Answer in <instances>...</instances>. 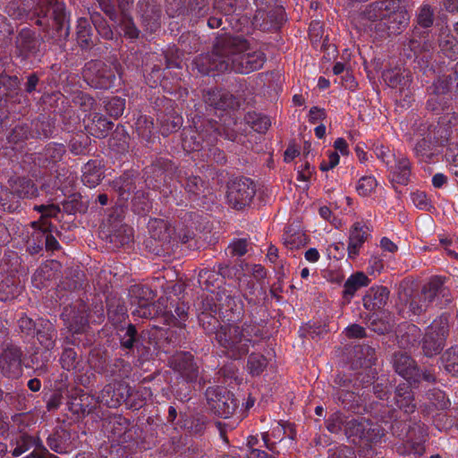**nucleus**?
Returning a JSON list of instances; mask_svg holds the SVG:
<instances>
[{"label": "nucleus", "instance_id": "nucleus-1", "mask_svg": "<svg viewBox=\"0 0 458 458\" xmlns=\"http://www.w3.org/2000/svg\"><path fill=\"white\" fill-rule=\"evenodd\" d=\"M266 61L260 50H252L247 39L241 36L217 37L211 53L200 55L194 60L198 71L204 75L212 71H233L248 74L260 69Z\"/></svg>", "mask_w": 458, "mask_h": 458}, {"label": "nucleus", "instance_id": "nucleus-2", "mask_svg": "<svg viewBox=\"0 0 458 458\" xmlns=\"http://www.w3.org/2000/svg\"><path fill=\"white\" fill-rule=\"evenodd\" d=\"M260 335L259 328L255 326L244 324L243 327H240L236 324H225L220 327L214 338L228 358L239 360L248 354L250 337Z\"/></svg>", "mask_w": 458, "mask_h": 458}, {"label": "nucleus", "instance_id": "nucleus-3", "mask_svg": "<svg viewBox=\"0 0 458 458\" xmlns=\"http://www.w3.org/2000/svg\"><path fill=\"white\" fill-rule=\"evenodd\" d=\"M117 330L120 346L127 354H134L140 361L153 358L157 347L155 333L151 330L139 332L131 323L126 327L121 325Z\"/></svg>", "mask_w": 458, "mask_h": 458}, {"label": "nucleus", "instance_id": "nucleus-4", "mask_svg": "<svg viewBox=\"0 0 458 458\" xmlns=\"http://www.w3.org/2000/svg\"><path fill=\"white\" fill-rule=\"evenodd\" d=\"M148 228L149 237L145 241L146 249L156 256L169 255L173 250L174 228L159 218L150 219Z\"/></svg>", "mask_w": 458, "mask_h": 458}, {"label": "nucleus", "instance_id": "nucleus-5", "mask_svg": "<svg viewBox=\"0 0 458 458\" xmlns=\"http://www.w3.org/2000/svg\"><path fill=\"white\" fill-rule=\"evenodd\" d=\"M344 436L354 445L377 443L385 436V429L364 417L352 418L346 423Z\"/></svg>", "mask_w": 458, "mask_h": 458}, {"label": "nucleus", "instance_id": "nucleus-6", "mask_svg": "<svg viewBox=\"0 0 458 458\" xmlns=\"http://www.w3.org/2000/svg\"><path fill=\"white\" fill-rule=\"evenodd\" d=\"M46 19L47 23L40 26L45 33L46 40L64 50L65 43L70 36L69 18L64 4L56 5Z\"/></svg>", "mask_w": 458, "mask_h": 458}, {"label": "nucleus", "instance_id": "nucleus-7", "mask_svg": "<svg viewBox=\"0 0 458 458\" xmlns=\"http://www.w3.org/2000/svg\"><path fill=\"white\" fill-rule=\"evenodd\" d=\"M216 121H208L199 130L196 127H185L182 131V147L186 152L199 151L205 146H212L217 141L220 133Z\"/></svg>", "mask_w": 458, "mask_h": 458}, {"label": "nucleus", "instance_id": "nucleus-8", "mask_svg": "<svg viewBox=\"0 0 458 458\" xmlns=\"http://www.w3.org/2000/svg\"><path fill=\"white\" fill-rule=\"evenodd\" d=\"M258 9L253 17V24L262 31H277L285 19L283 6L276 0H255Z\"/></svg>", "mask_w": 458, "mask_h": 458}, {"label": "nucleus", "instance_id": "nucleus-9", "mask_svg": "<svg viewBox=\"0 0 458 458\" xmlns=\"http://www.w3.org/2000/svg\"><path fill=\"white\" fill-rule=\"evenodd\" d=\"M128 296L131 307H135L132 315L142 318H153L161 312L154 301L156 293L147 285L133 284L129 288Z\"/></svg>", "mask_w": 458, "mask_h": 458}, {"label": "nucleus", "instance_id": "nucleus-10", "mask_svg": "<svg viewBox=\"0 0 458 458\" xmlns=\"http://www.w3.org/2000/svg\"><path fill=\"white\" fill-rule=\"evenodd\" d=\"M205 397L208 410L221 418L231 417L238 408L239 403L234 394L223 386H209Z\"/></svg>", "mask_w": 458, "mask_h": 458}, {"label": "nucleus", "instance_id": "nucleus-11", "mask_svg": "<svg viewBox=\"0 0 458 458\" xmlns=\"http://www.w3.org/2000/svg\"><path fill=\"white\" fill-rule=\"evenodd\" d=\"M90 314L87 312L86 304L79 301L74 304L65 306L61 318L67 328L72 333V339L66 337L65 344H77L78 338L76 335L83 334L89 327V317Z\"/></svg>", "mask_w": 458, "mask_h": 458}, {"label": "nucleus", "instance_id": "nucleus-12", "mask_svg": "<svg viewBox=\"0 0 458 458\" xmlns=\"http://www.w3.org/2000/svg\"><path fill=\"white\" fill-rule=\"evenodd\" d=\"M44 38L34 30L24 28L16 35L14 40L15 55L21 61H31L40 58L44 55Z\"/></svg>", "mask_w": 458, "mask_h": 458}, {"label": "nucleus", "instance_id": "nucleus-13", "mask_svg": "<svg viewBox=\"0 0 458 458\" xmlns=\"http://www.w3.org/2000/svg\"><path fill=\"white\" fill-rule=\"evenodd\" d=\"M256 191V184L250 178H235L227 186L226 197L228 203L233 208L242 210L250 206Z\"/></svg>", "mask_w": 458, "mask_h": 458}, {"label": "nucleus", "instance_id": "nucleus-14", "mask_svg": "<svg viewBox=\"0 0 458 458\" xmlns=\"http://www.w3.org/2000/svg\"><path fill=\"white\" fill-rule=\"evenodd\" d=\"M448 331L449 326L446 317L441 316L431 323L422 340V350L426 356L432 357L441 352Z\"/></svg>", "mask_w": 458, "mask_h": 458}, {"label": "nucleus", "instance_id": "nucleus-15", "mask_svg": "<svg viewBox=\"0 0 458 458\" xmlns=\"http://www.w3.org/2000/svg\"><path fill=\"white\" fill-rule=\"evenodd\" d=\"M23 352L13 343L3 345L0 352V372L8 378H17L22 373Z\"/></svg>", "mask_w": 458, "mask_h": 458}, {"label": "nucleus", "instance_id": "nucleus-16", "mask_svg": "<svg viewBox=\"0 0 458 458\" xmlns=\"http://www.w3.org/2000/svg\"><path fill=\"white\" fill-rule=\"evenodd\" d=\"M83 72L89 84L96 89H109L115 80L114 71L100 60L86 63Z\"/></svg>", "mask_w": 458, "mask_h": 458}, {"label": "nucleus", "instance_id": "nucleus-17", "mask_svg": "<svg viewBox=\"0 0 458 458\" xmlns=\"http://www.w3.org/2000/svg\"><path fill=\"white\" fill-rule=\"evenodd\" d=\"M169 368L187 383H194L199 376V368L193 354L177 352L168 359Z\"/></svg>", "mask_w": 458, "mask_h": 458}, {"label": "nucleus", "instance_id": "nucleus-18", "mask_svg": "<svg viewBox=\"0 0 458 458\" xmlns=\"http://www.w3.org/2000/svg\"><path fill=\"white\" fill-rule=\"evenodd\" d=\"M137 13L146 32L155 33L160 29L163 12L157 0H140L137 3Z\"/></svg>", "mask_w": 458, "mask_h": 458}, {"label": "nucleus", "instance_id": "nucleus-19", "mask_svg": "<svg viewBox=\"0 0 458 458\" xmlns=\"http://www.w3.org/2000/svg\"><path fill=\"white\" fill-rule=\"evenodd\" d=\"M393 4V2L388 0L372 2L360 9L359 17L370 30L377 33L379 23L385 20L387 13H391Z\"/></svg>", "mask_w": 458, "mask_h": 458}, {"label": "nucleus", "instance_id": "nucleus-20", "mask_svg": "<svg viewBox=\"0 0 458 458\" xmlns=\"http://www.w3.org/2000/svg\"><path fill=\"white\" fill-rule=\"evenodd\" d=\"M409 21V13L404 10H395L393 4L391 6V13H387L385 20L379 23L377 35L380 38L399 35L405 30Z\"/></svg>", "mask_w": 458, "mask_h": 458}, {"label": "nucleus", "instance_id": "nucleus-21", "mask_svg": "<svg viewBox=\"0 0 458 458\" xmlns=\"http://www.w3.org/2000/svg\"><path fill=\"white\" fill-rule=\"evenodd\" d=\"M391 431L394 436L399 438H407L410 441L414 439L418 442L412 443V448L416 453H420L423 447L420 442H424L428 436L427 429L424 424L414 423L413 426L407 425L404 421L395 420L391 424Z\"/></svg>", "mask_w": 458, "mask_h": 458}, {"label": "nucleus", "instance_id": "nucleus-22", "mask_svg": "<svg viewBox=\"0 0 458 458\" xmlns=\"http://www.w3.org/2000/svg\"><path fill=\"white\" fill-rule=\"evenodd\" d=\"M177 165L170 159L157 157L150 165L145 168L146 182L154 180L157 183H166L177 172Z\"/></svg>", "mask_w": 458, "mask_h": 458}, {"label": "nucleus", "instance_id": "nucleus-23", "mask_svg": "<svg viewBox=\"0 0 458 458\" xmlns=\"http://www.w3.org/2000/svg\"><path fill=\"white\" fill-rule=\"evenodd\" d=\"M102 238L110 244L109 248L115 250L132 242L133 230L121 222H114L106 231H102Z\"/></svg>", "mask_w": 458, "mask_h": 458}, {"label": "nucleus", "instance_id": "nucleus-24", "mask_svg": "<svg viewBox=\"0 0 458 458\" xmlns=\"http://www.w3.org/2000/svg\"><path fill=\"white\" fill-rule=\"evenodd\" d=\"M183 187L188 193L189 199L197 207H204L210 199L209 197L212 196L210 189L206 186L205 182L199 176L187 177Z\"/></svg>", "mask_w": 458, "mask_h": 458}, {"label": "nucleus", "instance_id": "nucleus-25", "mask_svg": "<svg viewBox=\"0 0 458 458\" xmlns=\"http://www.w3.org/2000/svg\"><path fill=\"white\" fill-rule=\"evenodd\" d=\"M216 301H217L218 312L228 320L239 318L242 305L240 300L236 299L231 292L226 289H219L216 295Z\"/></svg>", "mask_w": 458, "mask_h": 458}, {"label": "nucleus", "instance_id": "nucleus-26", "mask_svg": "<svg viewBox=\"0 0 458 458\" xmlns=\"http://www.w3.org/2000/svg\"><path fill=\"white\" fill-rule=\"evenodd\" d=\"M129 385L126 383L107 384L101 390L98 399L100 403L110 408H117L126 401Z\"/></svg>", "mask_w": 458, "mask_h": 458}, {"label": "nucleus", "instance_id": "nucleus-27", "mask_svg": "<svg viewBox=\"0 0 458 458\" xmlns=\"http://www.w3.org/2000/svg\"><path fill=\"white\" fill-rule=\"evenodd\" d=\"M83 123L86 131L98 139L106 138L114 127L113 122L97 112L90 113L87 118L83 119Z\"/></svg>", "mask_w": 458, "mask_h": 458}, {"label": "nucleus", "instance_id": "nucleus-28", "mask_svg": "<svg viewBox=\"0 0 458 458\" xmlns=\"http://www.w3.org/2000/svg\"><path fill=\"white\" fill-rule=\"evenodd\" d=\"M65 153L66 148L64 144L51 142L37 154L35 162L41 167H52L63 159Z\"/></svg>", "mask_w": 458, "mask_h": 458}, {"label": "nucleus", "instance_id": "nucleus-29", "mask_svg": "<svg viewBox=\"0 0 458 458\" xmlns=\"http://www.w3.org/2000/svg\"><path fill=\"white\" fill-rule=\"evenodd\" d=\"M70 401L68 402L69 410L73 414H89L93 409V396L85 393L82 389L75 387L69 391Z\"/></svg>", "mask_w": 458, "mask_h": 458}, {"label": "nucleus", "instance_id": "nucleus-30", "mask_svg": "<svg viewBox=\"0 0 458 458\" xmlns=\"http://www.w3.org/2000/svg\"><path fill=\"white\" fill-rule=\"evenodd\" d=\"M35 335L38 344L46 351H52L55 347L58 333L55 325L50 320L39 318Z\"/></svg>", "mask_w": 458, "mask_h": 458}, {"label": "nucleus", "instance_id": "nucleus-31", "mask_svg": "<svg viewBox=\"0 0 458 458\" xmlns=\"http://www.w3.org/2000/svg\"><path fill=\"white\" fill-rule=\"evenodd\" d=\"M76 41L82 51L91 50L98 42V38L87 18H79L77 21Z\"/></svg>", "mask_w": 458, "mask_h": 458}, {"label": "nucleus", "instance_id": "nucleus-32", "mask_svg": "<svg viewBox=\"0 0 458 458\" xmlns=\"http://www.w3.org/2000/svg\"><path fill=\"white\" fill-rule=\"evenodd\" d=\"M392 363L395 372L408 381L419 375L415 360L406 352H394L392 357Z\"/></svg>", "mask_w": 458, "mask_h": 458}, {"label": "nucleus", "instance_id": "nucleus-33", "mask_svg": "<svg viewBox=\"0 0 458 458\" xmlns=\"http://www.w3.org/2000/svg\"><path fill=\"white\" fill-rule=\"evenodd\" d=\"M383 80L389 87L404 92L410 89L412 74L411 71L405 69H390L383 72Z\"/></svg>", "mask_w": 458, "mask_h": 458}, {"label": "nucleus", "instance_id": "nucleus-34", "mask_svg": "<svg viewBox=\"0 0 458 458\" xmlns=\"http://www.w3.org/2000/svg\"><path fill=\"white\" fill-rule=\"evenodd\" d=\"M369 229L367 225H361L360 222L354 223L350 229L349 242H348V256L350 259H354L360 251L363 243L369 236Z\"/></svg>", "mask_w": 458, "mask_h": 458}, {"label": "nucleus", "instance_id": "nucleus-35", "mask_svg": "<svg viewBox=\"0 0 458 458\" xmlns=\"http://www.w3.org/2000/svg\"><path fill=\"white\" fill-rule=\"evenodd\" d=\"M31 226L34 229L26 242L27 251L31 255L38 254L45 248L46 230L54 227L49 221H45L39 225V222H32Z\"/></svg>", "mask_w": 458, "mask_h": 458}, {"label": "nucleus", "instance_id": "nucleus-36", "mask_svg": "<svg viewBox=\"0 0 458 458\" xmlns=\"http://www.w3.org/2000/svg\"><path fill=\"white\" fill-rule=\"evenodd\" d=\"M8 183L18 199H33L38 195V187L30 178L26 176L11 178Z\"/></svg>", "mask_w": 458, "mask_h": 458}, {"label": "nucleus", "instance_id": "nucleus-37", "mask_svg": "<svg viewBox=\"0 0 458 458\" xmlns=\"http://www.w3.org/2000/svg\"><path fill=\"white\" fill-rule=\"evenodd\" d=\"M394 403L400 410L407 414L415 411L416 403L411 383H402L395 387Z\"/></svg>", "mask_w": 458, "mask_h": 458}, {"label": "nucleus", "instance_id": "nucleus-38", "mask_svg": "<svg viewBox=\"0 0 458 458\" xmlns=\"http://www.w3.org/2000/svg\"><path fill=\"white\" fill-rule=\"evenodd\" d=\"M441 53L452 60L458 59V39L452 34L448 27H442L437 37Z\"/></svg>", "mask_w": 458, "mask_h": 458}, {"label": "nucleus", "instance_id": "nucleus-39", "mask_svg": "<svg viewBox=\"0 0 458 458\" xmlns=\"http://www.w3.org/2000/svg\"><path fill=\"white\" fill-rule=\"evenodd\" d=\"M389 297V291L385 286L371 287L363 297L366 310L374 311L385 307Z\"/></svg>", "mask_w": 458, "mask_h": 458}, {"label": "nucleus", "instance_id": "nucleus-40", "mask_svg": "<svg viewBox=\"0 0 458 458\" xmlns=\"http://www.w3.org/2000/svg\"><path fill=\"white\" fill-rule=\"evenodd\" d=\"M108 319L114 326L121 324L127 317L124 301L115 293H109L106 299Z\"/></svg>", "mask_w": 458, "mask_h": 458}, {"label": "nucleus", "instance_id": "nucleus-41", "mask_svg": "<svg viewBox=\"0 0 458 458\" xmlns=\"http://www.w3.org/2000/svg\"><path fill=\"white\" fill-rule=\"evenodd\" d=\"M370 280L363 272L352 274L344 283L343 291V300L349 303L355 293L361 287L368 286Z\"/></svg>", "mask_w": 458, "mask_h": 458}, {"label": "nucleus", "instance_id": "nucleus-42", "mask_svg": "<svg viewBox=\"0 0 458 458\" xmlns=\"http://www.w3.org/2000/svg\"><path fill=\"white\" fill-rule=\"evenodd\" d=\"M209 11V0H188L184 4L183 14L190 21L197 23L201 18L208 15Z\"/></svg>", "mask_w": 458, "mask_h": 458}, {"label": "nucleus", "instance_id": "nucleus-43", "mask_svg": "<svg viewBox=\"0 0 458 458\" xmlns=\"http://www.w3.org/2000/svg\"><path fill=\"white\" fill-rule=\"evenodd\" d=\"M413 152L419 161L430 163L437 155V147L432 142L431 135L419 140L413 148Z\"/></svg>", "mask_w": 458, "mask_h": 458}, {"label": "nucleus", "instance_id": "nucleus-44", "mask_svg": "<svg viewBox=\"0 0 458 458\" xmlns=\"http://www.w3.org/2000/svg\"><path fill=\"white\" fill-rule=\"evenodd\" d=\"M104 178V172L99 164L95 160L89 161L83 168L81 181L89 188L98 186Z\"/></svg>", "mask_w": 458, "mask_h": 458}, {"label": "nucleus", "instance_id": "nucleus-45", "mask_svg": "<svg viewBox=\"0 0 458 458\" xmlns=\"http://www.w3.org/2000/svg\"><path fill=\"white\" fill-rule=\"evenodd\" d=\"M333 399L343 406L344 409L357 413L360 409V397L353 391L336 390L332 393Z\"/></svg>", "mask_w": 458, "mask_h": 458}, {"label": "nucleus", "instance_id": "nucleus-46", "mask_svg": "<svg viewBox=\"0 0 458 458\" xmlns=\"http://www.w3.org/2000/svg\"><path fill=\"white\" fill-rule=\"evenodd\" d=\"M394 327V317L389 312H383L381 316H370L369 327L378 335H386Z\"/></svg>", "mask_w": 458, "mask_h": 458}, {"label": "nucleus", "instance_id": "nucleus-47", "mask_svg": "<svg viewBox=\"0 0 458 458\" xmlns=\"http://www.w3.org/2000/svg\"><path fill=\"white\" fill-rule=\"evenodd\" d=\"M20 80L17 76L0 73V98L13 99L19 95Z\"/></svg>", "mask_w": 458, "mask_h": 458}, {"label": "nucleus", "instance_id": "nucleus-48", "mask_svg": "<svg viewBox=\"0 0 458 458\" xmlns=\"http://www.w3.org/2000/svg\"><path fill=\"white\" fill-rule=\"evenodd\" d=\"M64 212L68 215H75L76 213L84 214L89 208L88 200H84L81 193L75 192L70 194L64 201H62Z\"/></svg>", "mask_w": 458, "mask_h": 458}, {"label": "nucleus", "instance_id": "nucleus-49", "mask_svg": "<svg viewBox=\"0 0 458 458\" xmlns=\"http://www.w3.org/2000/svg\"><path fill=\"white\" fill-rule=\"evenodd\" d=\"M445 277L433 276L421 289L422 297L430 303L434 302L439 294L445 295Z\"/></svg>", "mask_w": 458, "mask_h": 458}, {"label": "nucleus", "instance_id": "nucleus-50", "mask_svg": "<svg viewBox=\"0 0 458 458\" xmlns=\"http://www.w3.org/2000/svg\"><path fill=\"white\" fill-rule=\"evenodd\" d=\"M20 293L19 281L15 276H7L0 283V301L14 300Z\"/></svg>", "mask_w": 458, "mask_h": 458}, {"label": "nucleus", "instance_id": "nucleus-51", "mask_svg": "<svg viewBox=\"0 0 458 458\" xmlns=\"http://www.w3.org/2000/svg\"><path fill=\"white\" fill-rule=\"evenodd\" d=\"M82 358L73 348L65 346L59 358V363L62 369L71 371L80 369Z\"/></svg>", "mask_w": 458, "mask_h": 458}, {"label": "nucleus", "instance_id": "nucleus-52", "mask_svg": "<svg viewBox=\"0 0 458 458\" xmlns=\"http://www.w3.org/2000/svg\"><path fill=\"white\" fill-rule=\"evenodd\" d=\"M411 174V164L407 157H399L393 168V181L399 184H407Z\"/></svg>", "mask_w": 458, "mask_h": 458}, {"label": "nucleus", "instance_id": "nucleus-53", "mask_svg": "<svg viewBox=\"0 0 458 458\" xmlns=\"http://www.w3.org/2000/svg\"><path fill=\"white\" fill-rule=\"evenodd\" d=\"M58 4H64V3H60L58 0H39L34 11L35 24L37 26L47 24L46 17L50 15L52 10H55Z\"/></svg>", "mask_w": 458, "mask_h": 458}, {"label": "nucleus", "instance_id": "nucleus-54", "mask_svg": "<svg viewBox=\"0 0 458 458\" xmlns=\"http://www.w3.org/2000/svg\"><path fill=\"white\" fill-rule=\"evenodd\" d=\"M55 131L54 122L48 117L42 116L32 122V138H49Z\"/></svg>", "mask_w": 458, "mask_h": 458}, {"label": "nucleus", "instance_id": "nucleus-55", "mask_svg": "<svg viewBox=\"0 0 458 458\" xmlns=\"http://www.w3.org/2000/svg\"><path fill=\"white\" fill-rule=\"evenodd\" d=\"M160 123V131L164 136L180 129L182 124V118L174 113L164 114L158 118Z\"/></svg>", "mask_w": 458, "mask_h": 458}, {"label": "nucleus", "instance_id": "nucleus-56", "mask_svg": "<svg viewBox=\"0 0 458 458\" xmlns=\"http://www.w3.org/2000/svg\"><path fill=\"white\" fill-rule=\"evenodd\" d=\"M348 420L349 419L347 416H345L342 411H336L329 415L325 421V425L330 433L339 435L342 432L344 433Z\"/></svg>", "mask_w": 458, "mask_h": 458}, {"label": "nucleus", "instance_id": "nucleus-57", "mask_svg": "<svg viewBox=\"0 0 458 458\" xmlns=\"http://www.w3.org/2000/svg\"><path fill=\"white\" fill-rule=\"evenodd\" d=\"M199 325L204 330L207 335H216L224 325H221L216 314L199 313L198 315Z\"/></svg>", "mask_w": 458, "mask_h": 458}, {"label": "nucleus", "instance_id": "nucleus-58", "mask_svg": "<svg viewBox=\"0 0 458 458\" xmlns=\"http://www.w3.org/2000/svg\"><path fill=\"white\" fill-rule=\"evenodd\" d=\"M428 130L427 135H431L432 142L436 147L445 146L448 143L451 130L446 124L430 125Z\"/></svg>", "mask_w": 458, "mask_h": 458}, {"label": "nucleus", "instance_id": "nucleus-59", "mask_svg": "<svg viewBox=\"0 0 458 458\" xmlns=\"http://www.w3.org/2000/svg\"><path fill=\"white\" fill-rule=\"evenodd\" d=\"M114 188L120 199L126 200L135 191L136 184L133 178L124 174L114 182Z\"/></svg>", "mask_w": 458, "mask_h": 458}, {"label": "nucleus", "instance_id": "nucleus-60", "mask_svg": "<svg viewBox=\"0 0 458 458\" xmlns=\"http://www.w3.org/2000/svg\"><path fill=\"white\" fill-rule=\"evenodd\" d=\"M15 195L13 193L11 188H3L0 190V208L9 213L15 212L21 207L18 199H15Z\"/></svg>", "mask_w": 458, "mask_h": 458}, {"label": "nucleus", "instance_id": "nucleus-61", "mask_svg": "<svg viewBox=\"0 0 458 458\" xmlns=\"http://www.w3.org/2000/svg\"><path fill=\"white\" fill-rule=\"evenodd\" d=\"M246 123L257 132L264 133L270 126V120L267 116L258 113H248L245 115Z\"/></svg>", "mask_w": 458, "mask_h": 458}, {"label": "nucleus", "instance_id": "nucleus-62", "mask_svg": "<svg viewBox=\"0 0 458 458\" xmlns=\"http://www.w3.org/2000/svg\"><path fill=\"white\" fill-rule=\"evenodd\" d=\"M116 22H118V25L123 30L125 38L133 40L140 38L141 31L135 24L131 15L122 18L118 17V21Z\"/></svg>", "mask_w": 458, "mask_h": 458}, {"label": "nucleus", "instance_id": "nucleus-63", "mask_svg": "<svg viewBox=\"0 0 458 458\" xmlns=\"http://www.w3.org/2000/svg\"><path fill=\"white\" fill-rule=\"evenodd\" d=\"M454 82L453 72L448 75H443L437 79L429 88L430 95L440 96L445 95L452 89V85Z\"/></svg>", "mask_w": 458, "mask_h": 458}, {"label": "nucleus", "instance_id": "nucleus-64", "mask_svg": "<svg viewBox=\"0 0 458 458\" xmlns=\"http://www.w3.org/2000/svg\"><path fill=\"white\" fill-rule=\"evenodd\" d=\"M443 362L448 373L458 376V349L451 348L446 351L443 356Z\"/></svg>", "mask_w": 458, "mask_h": 458}]
</instances>
